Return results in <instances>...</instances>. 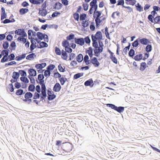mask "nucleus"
Wrapping results in <instances>:
<instances>
[{
	"label": "nucleus",
	"mask_w": 160,
	"mask_h": 160,
	"mask_svg": "<svg viewBox=\"0 0 160 160\" xmlns=\"http://www.w3.org/2000/svg\"><path fill=\"white\" fill-rule=\"evenodd\" d=\"M139 40L138 39H137L136 40H135L132 44V45L133 47H137L138 44V41Z\"/></svg>",
	"instance_id": "49"
},
{
	"label": "nucleus",
	"mask_w": 160,
	"mask_h": 160,
	"mask_svg": "<svg viewBox=\"0 0 160 160\" xmlns=\"http://www.w3.org/2000/svg\"><path fill=\"white\" fill-rule=\"evenodd\" d=\"M148 66L146 65V63L145 62H142L141 63L140 70L141 71H144Z\"/></svg>",
	"instance_id": "25"
},
{
	"label": "nucleus",
	"mask_w": 160,
	"mask_h": 160,
	"mask_svg": "<svg viewBox=\"0 0 160 160\" xmlns=\"http://www.w3.org/2000/svg\"><path fill=\"white\" fill-rule=\"evenodd\" d=\"M83 75L82 73H78L74 75L73 78L75 79H77L82 76Z\"/></svg>",
	"instance_id": "46"
},
{
	"label": "nucleus",
	"mask_w": 160,
	"mask_h": 160,
	"mask_svg": "<svg viewBox=\"0 0 160 160\" xmlns=\"http://www.w3.org/2000/svg\"><path fill=\"white\" fill-rule=\"evenodd\" d=\"M120 13L118 12H113L112 15V17L113 19H116L119 18Z\"/></svg>",
	"instance_id": "23"
},
{
	"label": "nucleus",
	"mask_w": 160,
	"mask_h": 160,
	"mask_svg": "<svg viewBox=\"0 0 160 160\" xmlns=\"http://www.w3.org/2000/svg\"><path fill=\"white\" fill-rule=\"evenodd\" d=\"M143 147H144L140 150V152L141 153H140V154L142 155H144L148 152V151L147 148H145L144 146Z\"/></svg>",
	"instance_id": "28"
},
{
	"label": "nucleus",
	"mask_w": 160,
	"mask_h": 160,
	"mask_svg": "<svg viewBox=\"0 0 160 160\" xmlns=\"http://www.w3.org/2000/svg\"><path fill=\"white\" fill-rule=\"evenodd\" d=\"M35 89V86L32 84H31L29 85L28 88V90L29 91L34 92Z\"/></svg>",
	"instance_id": "45"
},
{
	"label": "nucleus",
	"mask_w": 160,
	"mask_h": 160,
	"mask_svg": "<svg viewBox=\"0 0 160 160\" xmlns=\"http://www.w3.org/2000/svg\"><path fill=\"white\" fill-rule=\"evenodd\" d=\"M101 14L102 12L101 11H97L94 12L93 17L94 18H96L95 19V22L96 26L97 27H99L100 24L102 22V20L105 19L104 18H103L102 20L100 19L101 17H100V16H101Z\"/></svg>",
	"instance_id": "4"
},
{
	"label": "nucleus",
	"mask_w": 160,
	"mask_h": 160,
	"mask_svg": "<svg viewBox=\"0 0 160 160\" xmlns=\"http://www.w3.org/2000/svg\"><path fill=\"white\" fill-rule=\"evenodd\" d=\"M46 66V63L45 62L42 63L41 64H38L35 65V67L37 69H39L38 70V72L42 73L44 70H41V69L45 67Z\"/></svg>",
	"instance_id": "8"
},
{
	"label": "nucleus",
	"mask_w": 160,
	"mask_h": 160,
	"mask_svg": "<svg viewBox=\"0 0 160 160\" xmlns=\"http://www.w3.org/2000/svg\"><path fill=\"white\" fill-rule=\"evenodd\" d=\"M138 39L141 44L142 45H146L150 43L149 40L146 38H143L141 39L138 38Z\"/></svg>",
	"instance_id": "14"
},
{
	"label": "nucleus",
	"mask_w": 160,
	"mask_h": 160,
	"mask_svg": "<svg viewBox=\"0 0 160 160\" xmlns=\"http://www.w3.org/2000/svg\"><path fill=\"white\" fill-rule=\"evenodd\" d=\"M105 33L106 36V37L108 39H110L109 33L108 32V28L106 27L105 29Z\"/></svg>",
	"instance_id": "53"
},
{
	"label": "nucleus",
	"mask_w": 160,
	"mask_h": 160,
	"mask_svg": "<svg viewBox=\"0 0 160 160\" xmlns=\"http://www.w3.org/2000/svg\"><path fill=\"white\" fill-rule=\"evenodd\" d=\"M61 88L60 84L58 83H57L54 86L53 90L55 92H58L60 90Z\"/></svg>",
	"instance_id": "15"
},
{
	"label": "nucleus",
	"mask_w": 160,
	"mask_h": 160,
	"mask_svg": "<svg viewBox=\"0 0 160 160\" xmlns=\"http://www.w3.org/2000/svg\"><path fill=\"white\" fill-rule=\"evenodd\" d=\"M136 8V9L137 11L139 12H142L143 11V8L142 7L139 3H138L135 5Z\"/></svg>",
	"instance_id": "30"
},
{
	"label": "nucleus",
	"mask_w": 160,
	"mask_h": 160,
	"mask_svg": "<svg viewBox=\"0 0 160 160\" xmlns=\"http://www.w3.org/2000/svg\"><path fill=\"white\" fill-rule=\"evenodd\" d=\"M87 18V15L85 13H83L80 14V20L83 21L86 20Z\"/></svg>",
	"instance_id": "39"
},
{
	"label": "nucleus",
	"mask_w": 160,
	"mask_h": 160,
	"mask_svg": "<svg viewBox=\"0 0 160 160\" xmlns=\"http://www.w3.org/2000/svg\"><path fill=\"white\" fill-rule=\"evenodd\" d=\"M61 58L65 60H67L68 58V56L66 52L63 50H62Z\"/></svg>",
	"instance_id": "20"
},
{
	"label": "nucleus",
	"mask_w": 160,
	"mask_h": 160,
	"mask_svg": "<svg viewBox=\"0 0 160 160\" xmlns=\"http://www.w3.org/2000/svg\"><path fill=\"white\" fill-rule=\"evenodd\" d=\"M90 29V30L92 31H94L95 30V23L94 22H92L91 23L90 26H89Z\"/></svg>",
	"instance_id": "44"
},
{
	"label": "nucleus",
	"mask_w": 160,
	"mask_h": 160,
	"mask_svg": "<svg viewBox=\"0 0 160 160\" xmlns=\"http://www.w3.org/2000/svg\"><path fill=\"white\" fill-rule=\"evenodd\" d=\"M15 33L16 34L20 35L21 37L23 38L26 37L27 36V34L23 29H18L16 30L15 32Z\"/></svg>",
	"instance_id": "7"
},
{
	"label": "nucleus",
	"mask_w": 160,
	"mask_h": 160,
	"mask_svg": "<svg viewBox=\"0 0 160 160\" xmlns=\"http://www.w3.org/2000/svg\"><path fill=\"white\" fill-rule=\"evenodd\" d=\"M26 57L25 54H22L21 55L19 56L16 57V60L17 61H20L25 58Z\"/></svg>",
	"instance_id": "38"
},
{
	"label": "nucleus",
	"mask_w": 160,
	"mask_h": 160,
	"mask_svg": "<svg viewBox=\"0 0 160 160\" xmlns=\"http://www.w3.org/2000/svg\"><path fill=\"white\" fill-rule=\"evenodd\" d=\"M58 68L59 70L61 72H64L65 70V68H64L62 66L61 64H59L58 66Z\"/></svg>",
	"instance_id": "62"
},
{
	"label": "nucleus",
	"mask_w": 160,
	"mask_h": 160,
	"mask_svg": "<svg viewBox=\"0 0 160 160\" xmlns=\"http://www.w3.org/2000/svg\"><path fill=\"white\" fill-rule=\"evenodd\" d=\"M48 46V44L43 42H41L39 44V46H38L39 48H42L44 47H47Z\"/></svg>",
	"instance_id": "32"
},
{
	"label": "nucleus",
	"mask_w": 160,
	"mask_h": 160,
	"mask_svg": "<svg viewBox=\"0 0 160 160\" xmlns=\"http://www.w3.org/2000/svg\"><path fill=\"white\" fill-rule=\"evenodd\" d=\"M91 36L92 41V46L94 47L97 48L98 46V43L102 42L101 41L102 39V32L100 31H98L95 35L92 34Z\"/></svg>",
	"instance_id": "2"
},
{
	"label": "nucleus",
	"mask_w": 160,
	"mask_h": 160,
	"mask_svg": "<svg viewBox=\"0 0 160 160\" xmlns=\"http://www.w3.org/2000/svg\"><path fill=\"white\" fill-rule=\"evenodd\" d=\"M83 59L86 65H88L90 63V61L89 60V57L88 55H85Z\"/></svg>",
	"instance_id": "26"
},
{
	"label": "nucleus",
	"mask_w": 160,
	"mask_h": 160,
	"mask_svg": "<svg viewBox=\"0 0 160 160\" xmlns=\"http://www.w3.org/2000/svg\"><path fill=\"white\" fill-rule=\"evenodd\" d=\"M29 10L27 8H21L19 10V12L20 14L22 15L28 12Z\"/></svg>",
	"instance_id": "34"
},
{
	"label": "nucleus",
	"mask_w": 160,
	"mask_h": 160,
	"mask_svg": "<svg viewBox=\"0 0 160 160\" xmlns=\"http://www.w3.org/2000/svg\"><path fill=\"white\" fill-rule=\"evenodd\" d=\"M55 52L57 55H60L61 54L62 52H61L60 49L57 47L55 48Z\"/></svg>",
	"instance_id": "41"
},
{
	"label": "nucleus",
	"mask_w": 160,
	"mask_h": 160,
	"mask_svg": "<svg viewBox=\"0 0 160 160\" xmlns=\"http://www.w3.org/2000/svg\"><path fill=\"white\" fill-rule=\"evenodd\" d=\"M108 52L110 54V58L112 61L114 63L117 64L118 63L117 59L114 55L113 52H112L109 49L108 50Z\"/></svg>",
	"instance_id": "9"
},
{
	"label": "nucleus",
	"mask_w": 160,
	"mask_h": 160,
	"mask_svg": "<svg viewBox=\"0 0 160 160\" xmlns=\"http://www.w3.org/2000/svg\"><path fill=\"white\" fill-rule=\"evenodd\" d=\"M86 52L87 53L88 55H89V57L90 58H92L93 56L92 54V50L91 47H89L88 48V49L87 50Z\"/></svg>",
	"instance_id": "29"
},
{
	"label": "nucleus",
	"mask_w": 160,
	"mask_h": 160,
	"mask_svg": "<svg viewBox=\"0 0 160 160\" xmlns=\"http://www.w3.org/2000/svg\"><path fill=\"white\" fill-rule=\"evenodd\" d=\"M82 6L84 11H86L88 10V5L87 3H83L82 4Z\"/></svg>",
	"instance_id": "61"
},
{
	"label": "nucleus",
	"mask_w": 160,
	"mask_h": 160,
	"mask_svg": "<svg viewBox=\"0 0 160 160\" xmlns=\"http://www.w3.org/2000/svg\"><path fill=\"white\" fill-rule=\"evenodd\" d=\"M44 34L42 33L38 32L37 33V36L38 39L40 40H42L44 38Z\"/></svg>",
	"instance_id": "36"
},
{
	"label": "nucleus",
	"mask_w": 160,
	"mask_h": 160,
	"mask_svg": "<svg viewBox=\"0 0 160 160\" xmlns=\"http://www.w3.org/2000/svg\"><path fill=\"white\" fill-rule=\"evenodd\" d=\"M107 106L111 108L116 110L117 109V106L112 104H107Z\"/></svg>",
	"instance_id": "56"
},
{
	"label": "nucleus",
	"mask_w": 160,
	"mask_h": 160,
	"mask_svg": "<svg viewBox=\"0 0 160 160\" xmlns=\"http://www.w3.org/2000/svg\"><path fill=\"white\" fill-rule=\"evenodd\" d=\"M33 96V94L31 92H26L24 96V97L25 99H24L23 100V101L24 102H27L28 101H29L30 102H31V100L30 99H29L30 98H31Z\"/></svg>",
	"instance_id": "11"
},
{
	"label": "nucleus",
	"mask_w": 160,
	"mask_h": 160,
	"mask_svg": "<svg viewBox=\"0 0 160 160\" xmlns=\"http://www.w3.org/2000/svg\"><path fill=\"white\" fill-rule=\"evenodd\" d=\"M135 51L133 49H131L129 52L128 54L130 57H132L134 55Z\"/></svg>",
	"instance_id": "55"
},
{
	"label": "nucleus",
	"mask_w": 160,
	"mask_h": 160,
	"mask_svg": "<svg viewBox=\"0 0 160 160\" xmlns=\"http://www.w3.org/2000/svg\"><path fill=\"white\" fill-rule=\"evenodd\" d=\"M10 46L11 47V50H15V48L16 47V44L15 42L13 41L11 44Z\"/></svg>",
	"instance_id": "64"
},
{
	"label": "nucleus",
	"mask_w": 160,
	"mask_h": 160,
	"mask_svg": "<svg viewBox=\"0 0 160 160\" xmlns=\"http://www.w3.org/2000/svg\"><path fill=\"white\" fill-rule=\"evenodd\" d=\"M36 41L38 43H39V42L38 41V39H35L34 38H32L31 39V44L33 45H36Z\"/></svg>",
	"instance_id": "60"
},
{
	"label": "nucleus",
	"mask_w": 160,
	"mask_h": 160,
	"mask_svg": "<svg viewBox=\"0 0 160 160\" xmlns=\"http://www.w3.org/2000/svg\"><path fill=\"white\" fill-rule=\"evenodd\" d=\"M1 53L3 56L1 60V62L3 63L8 61L9 52L8 50H4L1 52Z\"/></svg>",
	"instance_id": "5"
},
{
	"label": "nucleus",
	"mask_w": 160,
	"mask_h": 160,
	"mask_svg": "<svg viewBox=\"0 0 160 160\" xmlns=\"http://www.w3.org/2000/svg\"><path fill=\"white\" fill-rule=\"evenodd\" d=\"M36 57L35 53H32L28 55L26 58V59L28 60H31L33 59L34 57Z\"/></svg>",
	"instance_id": "27"
},
{
	"label": "nucleus",
	"mask_w": 160,
	"mask_h": 160,
	"mask_svg": "<svg viewBox=\"0 0 160 160\" xmlns=\"http://www.w3.org/2000/svg\"><path fill=\"white\" fill-rule=\"evenodd\" d=\"M90 21L88 19H86V20L82 21V26L83 28L88 27L90 23Z\"/></svg>",
	"instance_id": "19"
},
{
	"label": "nucleus",
	"mask_w": 160,
	"mask_h": 160,
	"mask_svg": "<svg viewBox=\"0 0 160 160\" xmlns=\"http://www.w3.org/2000/svg\"><path fill=\"white\" fill-rule=\"evenodd\" d=\"M24 93L23 92V91L22 89H18V90L16 91V94L20 96L22 95L23 94H24Z\"/></svg>",
	"instance_id": "40"
},
{
	"label": "nucleus",
	"mask_w": 160,
	"mask_h": 160,
	"mask_svg": "<svg viewBox=\"0 0 160 160\" xmlns=\"http://www.w3.org/2000/svg\"><path fill=\"white\" fill-rule=\"evenodd\" d=\"M124 110V108L122 107H117V109H116V111L118 112L121 113L123 112Z\"/></svg>",
	"instance_id": "43"
},
{
	"label": "nucleus",
	"mask_w": 160,
	"mask_h": 160,
	"mask_svg": "<svg viewBox=\"0 0 160 160\" xmlns=\"http://www.w3.org/2000/svg\"><path fill=\"white\" fill-rule=\"evenodd\" d=\"M21 80L25 83H28L29 80L28 78L25 77H21L20 78Z\"/></svg>",
	"instance_id": "48"
},
{
	"label": "nucleus",
	"mask_w": 160,
	"mask_h": 160,
	"mask_svg": "<svg viewBox=\"0 0 160 160\" xmlns=\"http://www.w3.org/2000/svg\"><path fill=\"white\" fill-rule=\"evenodd\" d=\"M62 45L64 48L68 46L69 42L67 41V40H64L62 42Z\"/></svg>",
	"instance_id": "42"
},
{
	"label": "nucleus",
	"mask_w": 160,
	"mask_h": 160,
	"mask_svg": "<svg viewBox=\"0 0 160 160\" xmlns=\"http://www.w3.org/2000/svg\"><path fill=\"white\" fill-rule=\"evenodd\" d=\"M48 13L47 10L44 8H39L38 14L42 17L45 16Z\"/></svg>",
	"instance_id": "13"
},
{
	"label": "nucleus",
	"mask_w": 160,
	"mask_h": 160,
	"mask_svg": "<svg viewBox=\"0 0 160 160\" xmlns=\"http://www.w3.org/2000/svg\"><path fill=\"white\" fill-rule=\"evenodd\" d=\"M146 51L148 52H150L152 50V47L151 45H148L146 47Z\"/></svg>",
	"instance_id": "50"
},
{
	"label": "nucleus",
	"mask_w": 160,
	"mask_h": 160,
	"mask_svg": "<svg viewBox=\"0 0 160 160\" xmlns=\"http://www.w3.org/2000/svg\"><path fill=\"white\" fill-rule=\"evenodd\" d=\"M127 1L128 3L131 5L133 6L136 2V0H125Z\"/></svg>",
	"instance_id": "47"
},
{
	"label": "nucleus",
	"mask_w": 160,
	"mask_h": 160,
	"mask_svg": "<svg viewBox=\"0 0 160 160\" xmlns=\"http://www.w3.org/2000/svg\"><path fill=\"white\" fill-rule=\"evenodd\" d=\"M19 76V74L18 72H14L12 73V78L13 79H17Z\"/></svg>",
	"instance_id": "33"
},
{
	"label": "nucleus",
	"mask_w": 160,
	"mask_h": 160,
	"mask_svg": "<svg viewBox=\"0 0 160 160\" xmlns=\"http://www.w3.org/2000/svg\"><path fill=\"white\" fill-rule=\"evenodd\" d=\"M83 59V56L82 54H79L76 57V60L79 63L81 62Z\"/></svg>",
	"instance_id": "24"
},
{
	"label": "nucleus",
	"mask_w": 160,
	"mask_h": 160,
	"mask_svg": "<svg viewBox=\"0 0 160 160\" xmlns=\"http://www.w3.org/2000/svg\"><path fill=\"white\" fill-rule=\"evenodd\" d=\"M38 141V142H36V143H34V144L35 146H37L39 150L42 151L41 149H42L43 148V141Z\"/></svg>",
	"instance_id": "16"
},
{
	"label": "nucleus",
	"mask_w": 160,
	"mask_h": 160,
	"mask_svg": "<svg viewBox=\"0 0 160 160\" xmlns=\"http://www.w3.org/2000/svg\"><path fill=\"white\" fill-rule=\"evenodd\" d=\"M91 84H92V85L91 86V87H92L94 85V83L92 79L87 80L84 83V85L86 86H90Z\"/></svg>",
	"instance_id": "22"
},
{
	"label": "nucleus",
	"mask_w": 160,
	"mask_h": 160,
	"mask_svg": "<svg viewBox=\"0 0 160 160\" xmlns=\"http://www.w3.org/2000/svg\"><path fill=\"white\" fill-rule=\"evenodd\" d=\"M62 6V4L59 2L56 3L54 6V8L59 10L61 9Z\"/></svg>",
	"instance_id": "21"
},
{
	"label": "nucleus",
	"mask_w": 160,
	"mask_h": 160,
	"mask_svg": "<svg viewBox=\"0 0 160 160\" xmlns=\"http://www.w3.org/2000/svg\"><path fill=\"white\" fill-rule=\"evenodd\" d=\"M18 41H22L23 43H25L26 42L27 39L26 38H25L23 37H19L18 38Z\"/></svg>",
	"instance_id": "58"
},
{
	"label": "nucleus",
	"mask_w": 160,
	"mask_h": 160,
	"mask_svg": "<svg viewBox=\"0 0 160 160\" xmlns=\"http://www.w3.org/2000/svg\"><path fill=\"white\" fill-rule=\"evenodd\" d=\"M74 39L75 42L81 46H83L84 44V39L83 38H75Z\"/></svg>",
	"instance_id": "10"
},
{
	"label": "nucleus",
	"mask_w": 160,
	"mask_h": 160,
	"mask_svg": "<svg viewBox=\"0 0 160 160\" xmlns=\"http://www.w3.org/2000/svg\"><path fill=\"white\" fill-rule=\"evenodd\" d=\"M84 42L87 44H89L91 42L90 39L88 36L85 37L84 39Z\"/></svg>",
	"instance_id": "54"
},
{
	"label": "nucleus",
	"mask_w": 160,
	"mask_h": 160,
	"mask_svg": "<svg viewBox=\"0 0 160 160\" xmlns=\"http://www.w3.org/2000/svg\"><path fill=\"white\" fill-rule=\"evenodd\" d=\"M142 55L141 54H137L135 57L134 59L136 61H139L142 59Z\"/></svg>",
	"instance_id": "31"
},
{
	"label": "nucleus",
	"mask_w": 160,
	"mask_h": 160,
	"mask_svg": "<svg viewBox=\"0 0 160 160\" xmlns=\"http://www.w3.org/2000/svg\"><path fill=\"white\" fill-rule=\"evenodd\" d=\"M55 65L53 64H50L49 65L47 68V70H49L50 71L51 70H53L54 68H55Z\"/></svg>",
	"instance_id": "52"
},
{
	"label": "nucleus",
	"mask_w": 160,
	"mask_h": 160,
	"mask_svg": "<svg viewBox=\"0 0 160 160\" xmlns=\"http://www.w3.org/2000/svg\"><path fill=\"white\" fill-rule=\"evenodd\" d=\"M9 61H12L14 59L15 55L13 53L11 54L9 56L8 55Z\"/></svg>",
	"instance_id": "63"
},
{
	"label": "nucleus",
	"mask_w": 160,
	"mask_h": 160,
	"mask_svg": "<svg viewBox=\"0 0 160 160\" xmlns=\"http://www.w3.org/2000/svg\"><path fill=\"white\" fill-rule=\"evenodd\" d=\"M72 143L68 142H64L62 144V148L65 152H70L72 149Z\"/></svg>",
	"instance_id": "3"
},
{
	"label": "nucleus",
	"mask_w": 160,
	"mask_h": 160,
	"mask_svg": "<svg viewBox=\"0 0 160 160\" xmlns=\"http://www.w3.org/2000/svg\"><path fill=\"white\" fill-rule=\"evenodd\" d=\"M65 48V52L69 53H71L72 52V49L68 46L66 47Z\"/></svg>",
	"instance_id": "57"
},
{
	"label": "nucleus",
	"mask_w": 160,
	"mask_h": 160,
	"mask_svg": "<svg viewBox=\"0 0 160 160\" xmlns=\"http://www.w3.org/2000/svg\"><path fill=\"white\" fill-rule=\"evenodd\" d=\"M50 71L47 69V70H45L44 72V75L45 77H48L50 76Z\"/></svg>",
	"instance_id": "59"
},
{
	"label": "nucleus",
	"mask_w": 160,
	"mask_h": 160,
	"mask_svg": "<svg viewBox=\"0 0 160 160\" xmlns=\"http://www.w3.org/2000/svg\"><path fill=\"white\" fill-rule=\"evenodd\" d=\"M73 17L74 20L77 22H78L79 18V14L75 12L73 14Z\"/></svg>",
	"instance_id": "35"
},
{
	"label": "nucleus",
	"mask_w": 160,
	"mask_h": 160,
	"mask_svg": "<svg viewBox=\"0 0 160 160\" xmlns=\"http://www.w3.org/2000/svg\"><path fill=\"white\" fill-rule=\"evenodd\" d=\"M59 80L61 84L62 85H63L65 83V82L67 81V79L65 78L62 77H61L59 79Z\"/></svg>",
	"instance_id": "37"
},
{
	"label": "nucleus",
	"mask_w": 160,
	"mask_h": 160,
	"mask_svg": "<svg viewBox=\"0 0 160 160\" xmlns=\"http://www.w3.org/2000/svg\"><path fill=\"white\" fill-rule=\"evenodd\" d=\"M44 77L43 74H40L38 76L37 82L41 85V92L42 95L40 98L41 100L42 101L46 97V88L44 84V81L43 80Z\"/></svg>",
	"instance_id": "1"
},
{
	"label": "nucleus",
	"mask_w": 160,
	"mask_h": 160,
	"mask_svg": "<svg viewBox=\"0 0 160 160\" xmlns=\"http://www.w3.org/2000/svg\"><path fill=\"white\" fill-rule=\"evenodd\" d=\"M29 1L32 4L39 5L43 3L44 0H29Z\"/></svg>",
	"instance_id": "17"
},
{
	"label": "nucleus",
	"mask_w": 160,
	"mask_h": 160,
	"mask_svg": "<svg viewBox=\"0 0 160 160\" xmlns=\"http://www.w3.org/2000/svg\"><path fill=\"white\" fill-rule=\"evenodd\" d=\"M90 63H91L95 67H98L100 65V63L96 57H93L91 59Z\"/></svg>",
	"instance_id": "12"
},
{
	"label": "nucleus",
	"mask_w": 160,
	"mask_h": 160,
	"mask_svg": "<svg viewBox=\"0 0 160 160\" xmlns=\"http://www.w3.org/2000/svg\"><path fill=\"white\" fill-rule=\"evenodd\" d=\"M99 47L98 46L97 48L94 47L95 49L94 50V55L97 56L98 57L99 53L101 52L103 50V43L102 42H99Z\"/></svg>",
	"instance_id": "6"
},
{
	"label": "nucleus",
	"mask_w": 160,
	"mask_h": 160,
	"mask_svg": "<svg viewBox=\"0 0 160 160\" xmlns=\"http://www.w3.org/2000/svg\"><path fill=\"white\" fill-rule=\"evenodd\" d=\"M75 35L74 34L71 33L66 38L67 40H71L74 38Z\"/></svg>",
	"instance_id": "51"
},
{
	"label": "nucleus",
	"mask_w": 160,
	"mask_h": 160,
	"mask_svg": "<svg viewBox=\"0 0 160 160\" xmlns=\"http://www.w3.org/2000/svg\"><path fill=\"white\" fill-rule=\"evenodd\" d=\"M29 76L34 77L36 75L37 72L35 70L32 68H30L28 70Z\"/></svg>",
	"instance_id": "18"
}]
</instances>
